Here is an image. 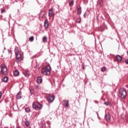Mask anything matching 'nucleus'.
<instances>
[{"label": "nucleus", "instance_id": "obj_1", "mask_svg": "<svg viewBox=\"0 0 128 128\" xmlns=\"http://www.w3.org/2000/svg\"><path fill=\"white\" fill-rule=\"evenodd\" d=\"M14 52L16 56V58L18 62L22 60V54H20V49L18 48V46H16Z\"/></svg>", "mask_w": 128, "mask_h": 128}, {"label": "nucleus", "instance_id": "obj_2", "mask_svg": "<svg viewBox=\"0 0 128 128\" xmlns=\"http://www.w3.org/2000/svg\"><path fill=\"white\" fill-rule=\"evenodd\" d=\"M50 70H52V68H50V65H48L46 66L44 68L42 69V74H44V76H46L50 74Z\"/></svg>", "mask_w": 128, "mask_h": 128}, {"label": "nucleus", "instance_id": "obj_3", "mask_svg": "<svg viewBox=\"0 0 128 128\" xmlns=\"http://www.w3.org/2000/svg\"><path fill=\"white\" fill-rule=\"evenodd\" d=\"M1 70L0 71V74H4V76H6L8 74V68H6V66L4 64H2L0 65Z\"/></svg>", "mask_w": 128, "mask_h": 128}, {"label": "nucleus", "instance_id": "obj_4", "mask_svg": "<svg viewBox=\"0 0 128 128\" xmlns=\"http://www.w3.org/2000/svg\"><path fill=\"white\" fill-rule=\"evenodd\" d=\"M118 96L120 98H124L126 96V90L124 88H121L119 90Z\"/></svg>", "mask_w": 128, "mask_h": 128}, {"label": "nucleus", "instance_id": "obj_5", "mask_svg": "<svg viewBox=\"0 0 128 128\" xmlns=\"http://www.w3.org/2000/svg\"><path fill=\"white\" fill-rule=\"evenodd\" d=\"M32 106L34 110H40L42 108V104H40L39 102H35L33 103Z\"/></svg>", "mask_w": 128, "mask_h": 128}, {"label": "nucleus", "instance_id": "obj_6", "mask_svg": "<svg viewBox=\"0 0 128 128\" xmlns=\"http://www.w3.org/2000/svg\"><path fill=\"white\" fill-rule=\"evenodd\" d=\"M54 100V96L48 95L47 98V100L48 102H52Z\"/></svg>", "mask_w": 128, "mask_h": 128}, {"label": "nucleus", "instance_id": "obj_7", "mask_svg": "<svg viewBox=\"0 0 128 128\" xmlns=\"http://www.w3.org/2000/svg\"><path fill=\"white\" fill-rule=\"evenodd\" d=\"M54 8H51L48 10V16H54Z\"/></svg>", "mask_w": 128, "mask_h": 128}, {"label": "nucleus", "instance_id": "obj_8", "mask_svg": "<svg viewBox=\"0 0 128 128\" xmlns=\"http://www.w3.org/2000/svg\"><path fill=\"white\" fill-rule=\"evenodd\" d=\"M116 60L118 62H122V58L120 55H117Z\"/></svg>", "mask_w": 128, "mask_h": 128}, {"label": "nucleus", "instance_id": "obj_9", "mask_svg": "<svg viewBox=\"0 0 128 128\" xmlns=\"http://www.w3.org/2000/svg\"><path fill=\"white\" fill-rule=\"evenodd\" d=\"M105 120H106L107 122H110V114H106L105 115Z\"/></svg>", "mask_w": 128, "mask_h": 128}, {"label": "nucleus", "instance_id": "obj_10", "mask_svg": "<svg viewBox=\"0 0 128 128\" xmlns=\"http://www.w3.org/2000/svg\"><path fill=\"white\" fill-rule=\"evenodd\" d=\"M98 6H102L104 4V1L102 0H98L97 2Z\"/></svg>", "mask_w": 128, "mask_h": 128}, {"label": "nucleus", "instance_id": "obj_11", "mask_svg": "<svg viewBox=\"0 0 128 128\" xmlns=\"http://www.w3.org/2000/svg\"><path fill=\"white\" fill-rule=\"evenodd\" d=\"M44 26L45 28H48V20H46L44 22Z\"/></svg>", "mask_w": 128, "mask_h": 128}, {"label": "nucleus", "instance_id": "obj_12", "mask_svg": "<svg viewBox=\"0 0 128 128\" xmlns=\"http://www.w3.org/2000/svg\"><path fill=\"white\" fill-rule=\"evenodd\" d=\"M17 100H20L22 98V92H18L16 95Z\"/></svg>", "mask_w": 128, "mask_h": 128}, {"label": "nucleus", "instance_id": "obj_13", "mask_svg": "<svg viewBox=\"0 0 128 128\" xmlns=\"http://www.w3.org/2000/svg\"><path fill=\"white\" fill-rule=\"evenodd\" d=\"M64 102L65 104L66 108H68L70 106V103H68V100H64Z\"/></svg>", "mask_w": 128, "mask_h": 128}, {"label": "nucleus", "instance_id": "obj_14", "mask_svg": "<svg viewBox=\"0 0 128 128\" xmlns=\"http://www.w3.org/2000/svg\"><path fill=\"white\" fill-rule=\"evenodd\" d=\"M36 82L38 84H42V79L41 78V77H38L37 78Z\"/></svg>", "mask_w": 128, "mask_h": 128}, {"label": "nucleus", "instance_id": "obj_15", "mask_svg": "<svg viewBox=\"0 0 128 128\" xmlns=\"http://www.w3.org/2000/svg\"><path fill=\"white\" fill-rule=\"evenodd\" d=\"M14 76H18V74H20V72H18V70H16L14 72Z\"/></svg>", "mask_w": 128, "mask_h": 128}, {"label": "nucleus", "instance_id": "obj_16", "mask_svg": "<svg viewBox=\"0 0 128 128\" xmlns=\"http://www.w3.org/2000/svg\"><path fill=\"white\" fill-rule=\"evenodd\" d=\"M8 80V76H5L2 78V82H6Z\"/></svg>", "mask_w": 128, "mask_h": 128}, {"label": "nucleus", "instance_id": "obj_17", "mask_svg": "<svg viewBox=\"0 0 128 128\" xmlns=\"http://www.w3.org/2000/svg\"><path fill=\"white\" fill-rule=\"evenodd\" d=\"M70 2H69V6H74V0H69Z\"/></svg>", "mask_w": 128, "mask_h": 128}, {"label": "nucleus", "instance_id": "obj_18", "mask_svg": "<svg viewBox=\"0 0 128 128\" xmlns=\"http://www.w3.org/2000/svg\"><path fill=\"white\" fill-rule=\"evenodd\" d=\"M42 42L44 43L48 42V38L46 36L43 37Z\"/></svg>", "mask_w": 128, "mask_h": 128}, {"label": "nucleus", "instance_id": "obj_19", "mask_svg": "<svg viewBox=\"0 0 128 128\" xmlns=\"http://www.w3.org/2000/svg\"><path fill=\"white\" fill-rule=\"evenodd\" d=\"M24 124H25V126H30V122H28V120H26L24 122Z\"/></svg>", "mask_w": 128, "mask_h": 128}, {"label": "nucleus", "instance_id": "obj_20", "mask_svg": "<svg viewBox=\"0 0 128 128\" xmlns=\"http://www.w3.org/2000/svg\"><path fill=\"white\" fill-rule=\"evenodd\" d=\"M82 14V8H78V14Z\"/></svg>", "mask_w": 128, "mask_h": 128}, {"label": "nucleus", "instance_id": "obj_21", "mask_svg": "<svg viewBox=\"0 0 128 128\" xmlns=\"http://www.w3.org/2000/svg\"><path fill=\"white\" fill-rule=\"evenodd\" d=\"M25 111L26 112H30V108H26L25 109Z\"/></svg>", "mask_w": 128, "mask_h": 128}, {"label": "nucleus", "instance_id": "obj_22", "mask_svg": "<svg viewBox=\"0 0 128 128\" xmlns=\"http://www.w3.org/2000/svg\"><path fill=\"white\" fill-rule=\"evenodd\" d=\"M101 70H102V72H106V67H102V68H101Z\"/></svg>", "mask_w": 128, "mask_h": 128}, {"label": "nucleus", "instance_id": "obj_23", "mask_svg": "<svg viewBox=\"0 0 128 128\" xmlns=\"http://www.w3.org/2000/svg\"><path fill=\"white\" fill-rule=\"evenodd\" d=\"M76 22H78V24H80V18H78L76 20Z\"/></svg>", "mask_w": 128, "mask_h": 128}, {"label": "nucleus", "instance_id": "obj_24", "mask_svg": "<svg viewBox=\"0 0 128 128\" xmlns=\"http://www.w3.org/2000/svg\"><path fill=\"white\" fill-rule=\"evenodd\" d=\"M30 42H33L34 41V36H31L29 38Z\"/></svg>", "mask_w": 128, "mask_h": 128}, {"label": "nucleus", "instance_id": "obj_25", "mask_svg": "<svg viewBox=\"0 0 128 128\" xmlns=\"http://www.w3.org/2000/svg\"><path fill=\"white\" fill-rule=\"evenodd\" d=\"M1 12H2V14H4V12H6V10L4 9V8H2L1 10Z\"/></svg>", "mask_w": 128, "mask_h": 128}, {"label": "nucleus", "instance_id": "obj_26", "mask_svg": "<svg viewBox=\"0 0 128 128\" xmlns=\"http://www.w3.org/2000/svg\"><path fill=\"white\" fill-rule=\"evenodd\" d=\"M24 76H30V74H28V72H26L24 74Z\"/></svg>", "mask_w": 128, "mask_h": 128}, {"label": "nucleus", "instance_id": "obj_27", "mask_svg": "<svg viewBox=\"0 0 128 128\" xmlns=\"http://www.w3.org/2000/svg\"><path fill=\"white\" fill-rule=\"evenodd\" d=\"M104 104H106V106H108V102H104Z\"/></svg>", "mask_w": 128, "mask_h": 128}, {"label": "nucleus", "instance_id": "obj_28", "mask_svg": "<svg viewBox=\"0 0 128 128\" xmlns=\"http://www.w3.org/2000/svg\"><path fill=\"white\" fill-rule=\"evenodd\" d=\"M125 62H126V64H128V59H126L125 60Z\"/></svg>", "mask_w": 128, "mask_h": 128}, {"label": "nucleus", "instance_id": "obj_29", "mask_svg": "<svg viewBox=\"0 0 128 128\" xmlns=\"http://www.w3.org/2000/svg\"><path fill=\"white\" fill-rule=\"evenodd\" d=\"M2 98V92H0V100Z\"/></svg>", "mask_w": 128, "mask_h": 128}, {"label": "nucleus", "instance_id": "obj_30", "mask_svg": "<svg viewBox=\"0 0 128 128\" xmlns=\"http://www.w3.org/2000/svg\"><path fill=\"white\" fill-rule=\"evenodd\" d=\"M96 114H97V115H98V118H100V116H98V113L96 112Z\"/></svg>", "mask_w": 128, "mask_h": 128}, {"label": "nucleus", "instance_id": "obj_31", "mask_svg": "<svg viewBox=\"0 0 128 128\" xmlns=\"http://www.w3.org/2000/svg\"><path fill=\"white\" fill-rule=\"evenodd\" d=\"M17 128H22L20 126H18Z\"/></svg>", "mask_w": 128, "mask_h": 128}, {"label": "nucleus", "instance_id": "obj_32", "mask_svg": "<svg viewBox=\"0 0 128 128\" xmlns=\"http://www.w3.org/2000/svg\"><path fill=\"white\" fill-rule=\"evenodd\" d=\"M40 16H42V12L40 14Z\"/></svg>", "mask_w": 128, "mask_h": 128}, {"label": "nucleus", "instance_id": "obj_33", "mask_svg": "<svg viewBox=\"0 0 128 128\" xmlns=\"http://www.w3.org/2000/svg\"><path fill=\"white\" fill-rule=\"evenodd\" d=\"M30 92H32V90H30Z\"/></svg>", "mask_w": 128, "mask_h": 128}]
</instances>
